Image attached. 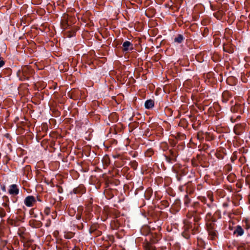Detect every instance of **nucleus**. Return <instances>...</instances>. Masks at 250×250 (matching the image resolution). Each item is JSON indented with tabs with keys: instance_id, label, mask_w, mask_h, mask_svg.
<instances>
[{
	"instance_id": "1",
	"label": "nucleus",
	"mask_w": 250,
	"mask_h": 250,
	"mask_svg": "<svg viewBox=\"0 0 250 250\" xmlns=\"http://www.w3.org/2000/svg\"><path fill=\"white\" fill-rule=\"evenodd\" d=\"M33 70L30 66L25 65L17 72V75L21 81L28 80L32 76Z\"/></svg>"
},
{
	"instance_id": "2",
	"label": "nucleus",
	"mask_w": 250,
	"mask_h": 250,
	"mask_svg": "<svg viewBox=\"0 0 250 250\" xmlns=\"http://www.w3.org/2000/svg\"><path fill=\"white\" fill-rule=\"evenodd\" d=\"M215 226L214 223L210 224V223H208L206 225L209 236L211 240L214 239L217 236V231L215 229Z\"/></svg>"
},
{
	"instance_id": "3",
	"label": "nucleus",
	"mask_w": 250,
	"mask_h": 250,
	"mask_svg": "<svg viewBox=\"0 0 250 250\" xmlns=\"http://www.w3.org/2000/svg\"><path fill=\"white\" fill-rule=\"evenodd\" d=\"M36 202L35 198L33 196H28L24 200V204L28 207H33Z\"/></svg>"
},
{
	"instance_id": "4",
	"label": "nucleus",
	"mask_w": 250,
	"mask_h": 250,
	"mask_svg": "<svg viewBox=\"0 0 250 250\" xmlns=\"http://www.w3.org/2000/svg\"><path fill=\"white\" fill-rule=\"evenodd\" d=\"M8 193L12 195H17L19 193V189L16 184H12L9 186Z\"/></svg>"
},
{
	"instance_id": "5",
	"label": "nucleus",
	"mask_w": 250,
	"mask_h": 250,
	"mask_svg": "<svg viewBox=\"0 0 250 250\" xmlns=\"http://www.w3.org/2000/svg\"><path fill=\"white\" fill-rule=\"evenodd\" d=\"M3 200L4 202L2 203V206L5 208L4 209L8 212L10 211V208L9 206V198L8 197L4 196L3 197Z\"/></svg>"
},
{
	"instance_id": "6",
	"label": "nucleus",
	"mask_w": 250,
	"mask_h": 250,
	"mask_svg": "<svg viewBox=\"0 0 250 250\" xmlns=\"http://www.w3.org/2000/svg\"><path fill=\"white\" fill-rule=\"evenodd\" d=\"M206 225L208 223H210V224L214 223L216 221V219L213 217L212 214L210 212H208L205 218Z\"/></svg>"
},
{
	"instance_id": "7",
	"label": "nucleus",
	"mask_w": 250,
	"mask_h": 250,
	"mask_svg": "<svg viewBox=\"0 0 250 250\" xmlns=\"http://www.w3.org/2000/svg\"><path fill=\"white\" fill-rule=\"evenodd\" d=\"M123 51H127L133 49L132 44L129 41H125L123 43Z\"/></svg>"
},
{
	"instance_id": "8",
	"label": "nucleus",
	"mask_w": 250,
	"mask_h": 250,
	"mask_svg": "<svg viewBox=\"0 0 250 250\" xmlns=\"http://www.w3.org/2000/svg\"><path fill=\"white\" fill-rule=\"evenodd\" d=\"M154 105V102L152 100H146L145 104V106L147 109L152 108Z\"/></svg>"
},
{
	"instance_id": "9",
	"label": "nucleus",
	"mask_w": 250,
	"mask_h": 250,
	"mask_svg": "<svg viewBox=\"0 0 250 250\" xmlns=\"http://www.w3.org/2000/svg\"><path fill=\"white\" fill-rule=\"evenodd\" d=\"M229 97H230V95L229 91H226L223 92L222 94V101L224 103H226L229 100Z\"/></svg>"
},
{
	"instance_id": "10",
	"label": "nucleus",
	"mask_w": 250,
	"mask_h": 250,
	"mask_svg": "<svg viewBox=\"0 0 250 250\" xmlns=\"http://www.w3.org/2000/svg\"><path fill=\"white\" fill-rule=\"evenodd\" d=\"M234 234H237L238 236H242L244 233V230L240 226H237L234 231Z\"/></svg>"
},
{
	"instance_id": "11",
	"label": "nucleus",
	"mask_w": 250,
	"mask_h": 250,
	"mask_svg": "<svg viewBox=\"0 0 250 250\" xmlns=\"http://www.w3.org/2000/svg\"><path fill=\"white\" fill-rule=\"evenodd\" d=\"M183 39H184L183 36L182 35L179 34L177 36V37H176L174 39V41H175V42L180 43L183 42Z\"/></svg>"
},
{
	"instance_id": "12",
	"label": "nucleus",
	"mask_w": 250,
	"mask_h": 250,
	"mask_svg": "<svg viewBox=\"0 0 250 250\" xmlns=\"http://www.w3.org/2000/svg\"><path fill=\"white\" fill-rule=\"evenodd\" d=\"M145 249L146 250H156L155 248L149 244L146 245Z\"/></svg>"
},
{
	"instance_id": "13",
	"label": "nucleus",
	"mask_w": 250,
	"mask_h": 250,
	"mask_svg": "<svg viewBox=\"0 0 250 250\" xmlns=\"http://www.w3.org/2000/svg\"><path fill=\"white\" fill-rule=\"evenodd\" d=\"M6 211L4 208L0 207V217H3L5 216L6 214Z\"/></svg>"
},
{
	"instance_id": "14",
	"label": "nucleus",
	"mask_w": 250,
	"mask_h": 250,
	"mask_svg": "<svg viewBox=\"0 0 250 250\" xmlns=\"http://www.w3.org/2000/svg\"><path fill=\"white\" fill-rule=\"evenodd\" d=\"M43 213L46 215H48L49 214V213H50V208H49V207H45L44 208V210H43Z\"/></svg>"
},
{
	"instance_id": "15",
	"label": "nucleus",
	"mask_w": 250,
	"mask_h": 250,
	"mask_svg": "<svg viewBox=\"0 0 250 250\" xmlns=\"http://www.w3.org/2000/svg\"><path fill=\"white\" fill-rule=\"evenodd\" d=\"M24 229L23 228L20 229L18 230V233L21 237L23 236Z\"/></svg>"
},
{
	"instance_id": "16",
	"label": "nucleus",
	"mask_w": 250,
	"mask_h": 250,
	"mask_svg": "<svg viewBox=\"0 0 250 250\" xmlns=\"http://www.w3.org/2000/svg\"><path fill=\"white\" fill-rule=\"evenodd\" d=\"M245 228L246 229H250V224L247 220H246V221L245 222Z\"/></svg>"
},
{
	"instance_id": "17",
	"label": "nucleus",
	"mask_w": 250,
	"mask_h": 250,
	"mask_svg": "<svg viewBox=\"0 0 250 250\" xmlns=\"http://www.w3.org/2000/svg\"><path fill=\"white\" fill-rule=\"evenodd\" d=\"M51 223V220L50 219L47 220V222L45 225V227H49L50 226Z\"/></svg>"
},
{
	"instance_id": "18",
	"label": "nucleus",
	"mask_w": 250,
	"mask_h": 250,
	"mask_svg": "<svg viewBox=\"0 0 250 250\" xmlns=\"http://www.w3.org/2000/svg\"><path fill=\"white\" fill-rule=\"evenodd\" d=\"M4 64V62L3 60L1 59L0 58V67H2Z\"/></svg>"
},
{
	"instance_id": "19",
	"label": "nucleus",
	"mask_w": 250,
	"mask_h": 250,
	"mask_svg": "<svg viewBox=\"0 0 250 250\" xmlns=\"http://www.w3.org/2000/svg\"><path fill=\"white\" fill-rule=\"evenodd\" d=\"M51 217H52V219H54L56 217V212H53L51 214Z\"/></svg>"
},
{
	"instance_id": "20",
	"label": "nucleus",
	"mask_w": 250,
	"mask_h": 250,
	"mask_svg": "<svg viewBox=\"0 0 250 250\" xmlns=\"http://www.w3.org/2000/svg\"><path fill=\"white\" fill-rule=\"evenodd\" d=\"M79 188H75L74 189V192L75 193L77 194L78 193Z\"/></svg>"
},
{
	"instance_id": "21",
	"label": "nucleus",
	"mask_w": 250,
	"mask_h": 250,
	"mask_svg": "<svg viewBox=\"0 0 250 250\" xmlns=\"http://www.w3.org/2000/svg\"><path fill=\"white\" fill-rule=\"evenodd\" d=\"M72 237V234H71L70 236L69 237H66V238H71Z\"/></svg>"
}]
</instances>
